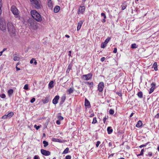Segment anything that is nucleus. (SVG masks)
Masks as SVG:
<instances>
[{
	"mask_svg": "<svg viewBox=\"0 0 159 159\" xmlns=\"http://www.w3.org/2000/svg\"><path fill=\"white\" fill-rule=\"evenodd\" d=\"M30 14L33 18L38 22H41L42 18L40 15L35 10H32Z\"/></svg>",
	"mask_w": 159,
	"mask_h": 159,
	"instance_id": "obj_1",
	"label": "nucleus"
},
{
	"mask_svg": "<svg viewBox=\"0 0 159 159\" xmlns=\"http://www.w3.org/2000/svg\"><path fill=\"white\" fill-rule=\"evenodd\" d=\"M8 31L12 36H14L16 33V30L12 24L9 22L7 25Z\"/></svg>",
	"mask_w": 159,
	"mask_h": 159,
	"instance_id": "obj_2",
	"label": "nucleus"
},
{
	"mask_svg": "<svg viewBox=\"0 0 159 159\" xmlns=\"http://www.w3.org/2000/svg\"><path fill=\"white\" fill-rule=\"evenodd\" d=\"M28 24L31 29L35 30L38 28L37 23L33 19L28 20Z\"/></svg>",
	"mask_w": 159,
	"mask_h": 159,
	"instance_id": "obj_3",
	"label": "nucleus"
},
{
	"mask_svg": "<svg viewBox=\"0 0 159 159\" xmlns=\"http://www.w3.org/2000/svg\"><path fill=\"white\" fill-rule=\"evenodd\" d=\"M31 4L37 9H41L42 7L41 2L39 0H30Z\"/></svg>",
	"mask_w": 159,
	"mask_h": 159,
	"instance_id": "obj_4",
	"label": "nucleus"
},
{
	"mask_svg": "<svg viewBox=\"0 0 159 159\" xmlns=\"http://www.w3.org/2000/svg\"><path fill=\"white\" fill-rule=\"evenodd\" d=\"M11 10L16 17L20 18V16H19L20 12L15 6H12L11 8Z\"/></svg>",
	"mask_w": 159,
	"mask_h": 159,
	"instance_id": "obj_5",
	"label": "nucleus"
},
{
	"mask_svg": "<svg viewBox=\"0 0 159 159\" xmlns=\"http://www.w3.org/2000/svg\"><path fill=\"white\" fill-rule=\"evenodd\" d=\"M92 74L89 73L86 75H83L82 76V78L84 80H88L92 79Z\"/></svg>",
	"mask_w": 159,
	"mask_h": 159,
	"instance_id": "obj_6",
	"label": "nucleus"
},
{
	"mask_svg": "<svg viewBox=\"0 0 159 159\" xmlns=\"http://www.w3.org/2000/svg\"><path fill=\"white\" fill-rule=\"evenodd\" d=\"M104 84L103 82H100L98 85V90L100 92H102L104 88Z\"/></svg>",
	"mask_w": 159,
	"mask_h": 159,
	"instance_id": "obj_7",
	"label": "nucleus"
},
{
	"mask_svg": "<svg viewBox=\"0 0 159 159\" xmlns=\"http://www.w3.org/2000/svg\"><path fill=\"white\" fill-rule=\"evenodd\" d=\"M41 152L43 155L45 156H48L51 154V152H50L43 149H41Z\"/></svg>",
	"mask_w": 159,
	"mask_h": 159,
	"instance_id": "obj_8",
	"label": "nucleus"
},
{
	"mask_svg": "<svg viewBox=\"0 0 159 159\" xmlns=\"http://www.w3.org/2000/svg\"><path fill=\"white\" fill-rule=\"evenodd\" d=\"M85 9V7L84 6H80L79 8L78 13V14H83L84 12Z\"/></svg>",
	"mask_w": 159,
	"mask_h": 159,
	"instance_id": "obj_9",
	"label": "nucleus"
},
{
	"mask_svg": "<svg viewBox=\"0 0 159 159\" xmlns=\"http://www.w3.org/2000/svg\"><path fill=\"white\" fill-rule=\"evenodd\" d=\"M151 85L152 86L150 89V90L149 92V94L153 92L154 89L155 88V86L156 85V84L153 82L151 84Z\"/></svg>",
	"mask_w": 159,
	"mask_h": 159,
	"instance_id": "obj_10",
	"label": "nucleus"
},
{
	"mask_svg": "<svg viewBox=\"0 0 159 159\" xmlns=\"http://www.w3.org/2000/svg\"><path fill=\"white\" fill-rule=\"evenodd\" d=\"M59 98V96L58 95L56 96L52 100V103L54 104H57Z\"/></svg>",
	"mask_w": 159,
	"mask_h": 159,
	"instance_id": "obj_11",
	"label": "nucleus"
},
{
	"mask_svg": "<svg viewBox=\"0 0 159 159\" xmlns=\"http://www.w3.org/2000/svg\"><path fill=\"white\" fill-rule=\"evenodd\" d=\"M84 105L85 107H88V108L91 107L90 102L86 98H85V100Z\"/></svg>",
	"mask_w": 159,
	"mask_h": 159,
	"instance_id": "obj_12",
	"label": "nucleus"
},
{
	"mask_svg": "<svg viewBox=\"0 0 159 159\" xmlns=\"http://www.w3.org/2000/svg\"><path fill=\"white\" fill-rule=\"evenodd\" d=\"M84 22V21L80 20L78 22L77 27V31L79 30L80 29Z\"/></svg>",
	"mask_w": 159,
	"mask_h": 159,
	"instance_id": "obj_13",
	"label": "nucleus"
},
{
	"mask_svg": "<svg viewBox=\"0 0 159 159\" xmlns=\"http://www.w3.org/2000/svg\"><path fill=\"white\" fill-rule=\"evenodd\" d=\"M53 3L52 1L48 2V6L50 9H52L53 8Z\"/></svg>",
	"mask_w": 159,
	"mask_h": 159,
	"instance_id": "obj_14",
	"label": "nucleus"
},
{
	"mask_svg": "<svg viewBox=\"0 0 159 159\" xmlns=\"http://www.w3.org/2000/svg\"><path fill=\"white\" fill-rule=\"evenodd\" d=\"M66 98V97L65 95H64L62 96L61 97V101L60 102V104H62L64 102Z\"/></svg>",
	"mask_w": 159,
	"mask_h": 159,
	"instance_id": "obj_15",
	"label": "nucleus"
},
{
	"mask_svg": "<svg viewBox=\"0 0 159 159\" xmlns=\"http://www.w3.org/2000/svg\"><path fill=\"white\" fill-rule=\"evenodd\" d=\"M60 7L59 6H57L54 8V11L55 13L58 12L60 10Z\"/></svg>",
	"mask_w": 159,
	"mask_h": 159,
	"instance_id": "obj_16",
	"label": "nucleus"
},
{
	"mask_svg": "<svg viewBox=\"0 0 159 159\" xmlns=\"http://www.w3.org/2000/svg\"><path fill=\"white\" fill-rule=\"evenodd\" d=\"M143 124V123L141 120H139L136 125V127L137 128H140Z\"/></svg>",
	"mask_w": 159,
	"mask_h": 159,
	"instance_id": "obj_17",
	"label": "nucleus"
},
{
	"mask_svg": "<svg viewBox=\"0 0 159 159\" xmlns=\"http://www.w3.org/2000/svg\"><path fill=\"white\" fill-rule=\"evenodd\" d=\"M107 131L108 132V133L110 134L112 133L113 131V129L111 127H108L107 128Z\"/></svg>",
	"mask_w": 159,
	"mask_h": 159,
	"instance_id": "obj_18",
	"label": "nucleus"
},
{
	"mask_svg": "<svg viewBox=\"0 0 159 159\" xmlns=\"http://www.w3.org/2000/svg\"><path fill=\"white\" fill-rule=\"evenodd\" d=\"M152 66L155 70L157 71L158 70L157 65L156 62H155L154 63Z\"/></svg>",
	"mask_w": 159,
	"mask_h": 159,
	"instance_id": "obj_19",
	"label": "nucleus"
},
{
	"mask_svg": "<svg viewBox=\"0 0 159 159\" xmlns=\"http://www.w3.org/2000/svg\"><path fill=\"white\" fill-rule=\"evenodd\" d=\"M49 99L47 98H45L42 100V102L44 104L47 103L49 102Z\"/></svg>",
	"mask_w": 159,
	"mask_h": 159,
	"instance_id": "obj_20",
	"label": "nucleus"
},
{
	"mask_svg": "<svg viewBox=\"0 0 159 159\" xmlns=\"http://www.w3.org/2000/svg\"><path fill=\"white\" fill-rule=\"evenodd\" d=\"M53 81H51L49 83L48 87L50 88H52L53 87Z\"/></svg>",
	"mask_w": 159,
	"mask_h": 159,
	"instance_id": "obj_21",
	"label": "nucleus"
},
{
	"mask_svg": "<svg viewBox=\"0 0 159 159\" xmlns=\"http://www.w3.org/2000/svg\"><path fill=\"white\" fill-rule=\"evenodd\" d=\"M13 90L12 89H9L8 91V95L10 96H11L12 94L13 93Z\"/></svg>",
	"mask_w": 159,
	"mask_h": 159,
	"instance_id": "obj_22",
	"label": "nucleus"
},
{
	"mask_svg": "<svg viewBox=\"0 0 159 159\" xmlns=\"http://www.w3.org/2000/svg\"><path fill=\"white\" fill-rule=\"evenodd\" d=\"M137 95L138 97L140 98H143V93L141 91L137 93Z\"/></svg>",
	"mask_w": 159,
	"mask_h": 159,
	"instance_id": "obj_23",
	"label": "nucleus"
},
{
	"mask_svg": "<svg viewBox=\"0 0 159 159\" xmlns=\"http://www.w3.org/2000/svg\"><path fill=\"white\" fill-rule=\"evenodd\" d=\"M52 141L54 142H60V143L62 142L60 139H56V138H52Z\"/></svg>",
	"mask_w": 159,
	"mask_h": 159,
	"instance_id": "obj_24",
	"label": "nucleus"
},
{
	"mask_svg": "<svg viewBox=\"0 0 159 159\" xmlns=\"http://www.w3.org/2000/svg\"><path fill=\"white\" fill-rule=\"evenodd\" d=\"M74 89L73 88H70L69 89L67 90L69 94H70L71 93H72L73 92Z\"/></svg>",
	"mask_w": 159,
	"mask_h": 159,
	"instance_id": "obj_25",
	"label": "nucleus"
},
{
	"mask_svg": "<svg viewBox=\"0 0 159 159\" xmlns=\"http://www.w3.org/2000/svg\"><path fill=\"white\" fill-rule=\"evenodd\" d=\"M14 115V113L12 112H11L7 115L8 118H11Z\"/></svg>",
	"mask_w": 159,
	"mask_h": 159,
	"instance_id": "obj_26",
	"label": "nucleus"
},
{
	"mask_svg": "<svg viewBox=\"0 0 159 159\" xmlns=\"http://www.w3.org/2000/svg\"><path fill=\"white\" fill-rule=\"evenodd\" d=\"M85 83L86 84L89 85L90 88H91L92 87H93V83L92 82H85Z\"/></svg>",
	"mask_w": 159,
	"mask_h": 159,
	"instance_id": "obj_27",
	"label": "nucleus"
},
{
	"mask_svg": "<svg viewBox=\"0 0 159 159\" xmlns=\"http://www.w3.org/2000/svg\"><path fill=\"white\" fill-rule=\"evenodd\" d=\"M69 149L68 148H66L65 149L64 151L62 152V154H66L69 152Z\"/></svg>",
	"mask_w": 159,
	"mask_h": 159,
	"instance_id": "obj_28",
	"label": "nucleus"
},
{
	"mask_svg": "<svg viewBox=\"0 0 159 159\" xmlns=\"http://www.w3.org/2000/svg\"><path fill=\"white\" fill-rule=\"evenodd\" d=\"M138 46L135 43L132 44L131 45V48H137Z\"/></svg>",
	"mask_w": 159,
	"mask_h": 159,
	"instance_id": "obj_29",
	"label": "nucleus"
},
{
	"mask_svg": "<svg viewBox=\"0 0 159 159\" xmlns=\"http://www.w3.org/2000/svg\"><path fill=\"white\" fill-rule=\"evenodd\" d=\"M43 143L44 144V147H47L48 145V142L45 140L43 141Z\"/></svg>",
	"mask_w": 159,
	"mask_h": 159,
	"instance_id": "obj_30",
	"label": "nucleus"
},
{
	"mask_svg": "<svg viewBox=\"0 0 159 159\" xmlns=\"http://www.w3.org/2000/svg\"><path fill=\"white\" fill-rule=\"evenodd\" d=\"M126 5L125 3H123L121 6V9L122 10H124L125 9L126 7Z\"/></svg>",
	"mask_w": 159,
	"mask_h": 159,
	"instance_id": "obj_31",
	"label": "nucleus"
},
{
	"mask_svg": "<svg viewBox=\"0 0 159 159\" xmlns=\"http://www.w3.org/2000/svg\"><path fill=\"white\" fill-rule=\"evenodd\" d=\"M20 59V57L17 56H14L13 58V60L15 61H18Z\"/></svg>",
	"mask_w": 159,
	"mask_h": 159,
	"instance_id": "obj_32",
	"label": "nucleus"
},
{
	"mask_svg": "<svg viewBox=\"0 0 159 159\" xmlns=\"http://www.w3.org/2000/svg\"><path fill=\"white\" fill-rule=\"evenodd\" d=\"M107 45V44L105 43L104 42L102 43L101 45V48H104Z\"/></svg>",
	"mask_w": 159,
	"mask_h": 159,
	"instance_id": "obj_33",
	"label": "nucleus"
},
{
	"mask_svg": "<svg viewBox=\"0 0 159 159\" xmlns=\"http://www.w3.org/2000/svg\"><path fill=\"white\" fill-rule=\"evenodd\" d=\"M111 38L110 37H108L105 40L104 42L107 44L108 43L109 41L111 39Z\"/></svg>",
	"mask_w": 159,
	"mask_h": 159,
	"instance_id": "obj_34",
	"label": "nucleus"
},
{
	"mask_svg": "<svg viewBox=\"0 0 159 159\" xmlns=\"http://www.w3.org/2000/svg\"><path fill=\"white\" fill-rule=\"evenodd\" d=\"M109 113L110 114L113 115L114 113V111L113 110L111 109L109 111Z\"/></svg>",
	"mask_w": 159,
	"mask_h": 159,
	"instance_id": "obj_35",
	"label": "nucleus"
},
{
	"mask_svg": "<svg viewBox=\"0 0 159 159\" xmlns=\"http://www.w3.org/2000/svg\"><path fill=\"white\" fill-rule=\"evenodd\" d=\"M97 122L96 118V117H94L93 118V121L92 122V124H95Z\"/></svg>",
	"mask_w": 159,
	"mask_h": 159,
	"instance_id": "obj_36",
	"label": "nucleus"
},
{
	"mask_svg": "<svg viewBox=\"0 0 159 159\" xmlns=\"http://www.w3.org/2000/svg\"><path fill=\"white\" fill-rule=\"evenodd\" d=\"M58 119H59V120H62L63 119V117L61 116H59L57 117Z\"/></svg>",
	"mask_w": 159,
	"mask_h": 159,
	"instance_id": "obj_37",
	"label": "nucleus"
},
{
	"mask_svg": "<svg viewBox=\"0 0 159 159\" xmlns=\"http://www.w3.org/2000/svg\"><path fill=\"white\" fill-rule=\"evenodd\" d=\"M2 0H0V15H1V14L2 12V11L1 10V7H2Z\"/></svg>",
	"mask_w": 159,
	"mask_h": 159,
	"instance_id": "obj_38",
	"label": "nucleus"
},
{
	"mask_svg": "<svg viewBox=\"0 0 159 159\" xmlns=\"http://www.w3.org/2000/svg\"><path fill=\"white\" fill-rule=\"evenodd\" d=\"M153 155V153L152 152H149L148 154L147 155V156H148L149 157H151Z\"/></svg>",
	"mask_w": 159,
	"mask_h": 159,
	"instance_id": "obj_39",
	"label": "nucleus"
},
{
	"mask_svg": "<svg viewBox=\"0 0 159 159\" xmlns=\"http://www.w3.org/2000/svg\"><path fill=\"white\" fill-rule=\"evenodd\" d=\"M24 89L26 90H28V84H25V85L24 87Z\"/></svg>",
	"mask_w": 159,
	"mask_h": 159,
	"instance_id": "obj_40",
	"label": "nucleus"
},
{
	"mask_svg": "<svg viewBox=\"0 0 159 159\" xmlns=\"http://www.w3.org/2000/svg\"><path fill=\"white\" fill-rule=\"evenodd\" d=\"M72 64H70L68 66L67 69L70 70L72 68Z\"/></svg>",
	"mask_w": 159,
	"mask_h": 159,
	"instance_id": "obj_41",
	"label": "nucleus"
},
{
	"mask_svg": "<svg viewBox=\"0 0 159 159\" xmlns=\"http://www.w3.org/2000/svg\"><path fill=\"white\" fill-rule=\"evenodd\" d=\"M71 156L70 155H68L66 156L65 157V159H71Z\"/></svg>",
	"mask_w": 159,
	"mask_h": 159,
	"instance_id": "obj_42",
	"label": "nucleus"
},
{
	"mask_svg": "<svg viewBox=\"0 0 159 159\" xmlns=\"http://www.w3.org/2000/svg\"><path fill=\"white\" fill-rule=\"evenodd\" d=\"M0 97L2 98H5L6 97V95H5L3 93V94H1L0 95Z\"/></svg>",
	"mask_w": 159,
	"mask_h": 159,
	"instance_id": "obj_43",
	"label": "nucleus"
},
{
	"mask_svg": "<svg viewBox=\"0 0 159 159\" xmlns=\"http://www.w3.org/2000/svg\"><path fill=\"white\" fill-rule=\"evenodd\" d=\"M101 15L102 16H103L104 17V18L106 19V16L105 14L104 13H102L101 14Z\"/></svg>",
	"mask_w": 159,
	"mask_h": 159,
	"instance_id": "obj_44",
	"label": "nucleus"
},
{
	"mask_svg": "<svg viewBox=\"0 0 159 159\" xmlns=\"http://www.w3.org/2000/svg\"><path fill=\"white\" fill-rule=\"evenodd\" d=\"M34 127L37 130L39 129L40 128V126H37L36 125H35Z\"/></svg>",
	"mask_w": 159,
	"mask_h": 159,
	"instance_id": "obj_45",
	"label": "nucleus"
},
{
	"mask_svg": "<svg viewBox=\"0 0 159 159\" xmlns=\"http://www.w3.org/2000/svg\"><path fill=\"white\" fill-rule=\"evenodd\" d=\"M101 142L99 141H98L96 144V147H98L99 145L100 144Z\"/></svg>",
	"mask_w": 159,
	"mask_h": 159,
	"instance_id": "obj_46",
	"label": "nucleus"
},
{
	"mask_svg": "<svg viewBox=\"0 0 159 159\" xmlns=\"http://www.w3.org/2000/svg\"><path fill=\"white\" fill-rule=\"evenodd\" d=\"M7 118H8V117H7V115H4L2 117V119H6Z\"/></svg>",
	"mask_w": 159,
	"mask_h": 159,
	"instance_id": "obj_47",
	"label": "nucleus"
},
{
	"mask_svg": "<svg viewBox=\"0 0 159 159\" xmlns=\"http://www.w3.org/2000/svg\"><path fill=\"white\" fill-rule=\"evenodd\" d=\"M107 118L106 117V116H105L104 118H103V123H105V122H106V121L107 120Z\"/></svg>",
	"mask_w": 159,
	"mask_h": 159,
	"instance_id": "obj_48",
	"label": "nucleus"
},
{
	"mask_svg": "<svg viewBox=\"0 0 159 159\" xmlns=\"http://www.w3.org/2000/svg\"><path fill=\"white\" fill-rule=\"evenodd\" d=\"M35 100V99L34 98H32L30 100V102L31 103H33Z\"/></svg>",
	"mask_w": 159,
	"mask_h": 159,
	"instance_id": "obj_49",
	"label": "nucleus"
},
{
	"mask_svg": "<svg viewBox=\"0 0 159 159\" xmlns=\"http://www.w3.org/2000/svg\"><path fill=\"white\" fill-rule=\"evenodd\" d=\"M105 59V57H102L101 59V61L102 62H103Z\"/></svg>",
	"mask_w": 159,
	"mask_h": 159,
	"instance_id": "obj_50",
	"label": "nucleus"
},
{
	"mask_svg": "<svg viewBox=\"0 0 159 159\" xmlns=\"http://www.w3.org/2000/svg\"><path fill=\"white\" fill-rule=\"evenodd\" d=\"M117 49L116 48H115L114 49V50H113V53H116L117 52Z\"/></svg>",
	"mask_w": 159,
	"mask_h": 159,
	"instance_id": "obj_51",
	"label": "nucleus"
},
{
	"mask_svg": "<svg viewBox=\"0 0 159 159\" xmlns=\"http://www.w3.org/2000/svg\"><path fill=\"white\" fill-rule=\"evenodd\" d=\"M34 61H35V59H34V58L32 59L30 61V64H32L33 63Z\"/></svg>",
	"mask_w": 159,
	"mask_h": 159,
	"instance_id": "obj_52",
	"label": "nucleus"
},
{
	"mask_svg": "<svg viewBox=\"0 0 159 159\" xmlns=\"http://www.w3.org/2000/svg\"><path fill=\"white\" fill-rule=\"evenodd\" d=\"M146 144H143V145H141L140 146H139V147L140 148H142V147H146Z\"/></svg>",
	"mask_w": 159,
	"mask_h": 159,
	"instance_id": "obj_53",
	"label": "nucleus"
},
{
	"mask_svg": "<svg viewBox=\"0 0 159 159\" xmlns=\"http://www.w3.org/2000/svg\"><path fill=\"white\" fill-rule=\"evenodd\" d=\"M39 157L37 155H35L34 156V159H38L39 158Z\"/></svg>",
	"mask_w": 159,
	"mask_h": 159,
	"instance_id": "obj_54",
	"label": "nucleus"
},
{
	"mask_svg": "<svg viewBox=\"0 0 159 159\" xmlns=\"http://www.w3.org/2000/svg\"><path fill=\"white\" fill-rule=\"evenodd\" d=\"M56 123L57 124V125H60V124H61V122L60 121V120H57L56 121Z\"/></svg>",
	"mask_w": 159,
	"mask_h": 159,
	"instance_id": "obj_55",
	"label": "nucleus"
},
{
	"mask_svg": "<svg viewBox=\"0 0 159 159\" xmlns=\"http://www.w3.org/2000/svg\"><path fill=\"white\" fill-rule=\"evenodd\" d=\"M143 152H144V149H143L141 150V151L140 152V155H143Z\"/></svg>",
	"mask_w": 159,
	"mask_h": 159,
	"instance_id": "obj_56",
	"label": "nucleus"
},
{
	"mask_svg": "<svg viewBox=\"0 0 159 159\" xmlns=\"http://www.w3.org/2000/svg\"><path fill=\"white\" fill-rule=\"evenodd\" d=\"M1 24L0 23V29H1V30H3L4 29H5V27L4 26V29H2V28L1 27Z\"/></svg>",
	"mask_w": 159,
	"mask_h": 159,
	"instance_id": "obj_57",
	"label": "nucleus"
},
{
	"mask_svg": "<svg viewBox=\"0 0 159 159\" xmlns=\"http://www.w3.org/2000/svg\"><path fill=\"white\" fill-rule=\"evenodd\" d=\"M155 117L157 118H159V113L157 114L155 116Z\"/></svg>",
	"mask_w": 159,
	"mask_h": 159,
	"instance_id": "obj_58",
	"label": "nucleus"
},
{
	"mask_svg": "<svg viewBox=\"0 0 159 159\" xmlns=\"http://www.w3.org/2000/svg\"><path fill=\"white\" fill-rule=\"evenodd\" d=\"M69 53L68 54V56H69L70 57L71 56V51H69Z\"/></svg>",
	"mask_w": 159,
	"mask_h": 159,
	"instance_id": "obj_59",
	"label": "nucleus"
},
{
	"mask_svg": "<svg viewBox=\"0 0 159 159\" xmlns=\"http://www.w3.org/2000/svg\"><path fill=\"white\" fill-rule=\"evenodd\" d=\"M108 145H109V147H111V146H112V144L111 142H110L108 143Z\"/></svg>",
	"mask_w": 159,
	"mask_h": 159,
	"instance_id": "obj_60",
	"label": "nucleus"
},
{
	"mask_svg": "<svg viewBox=\"0 0 159 159\" xmlns=\"http://www.w3.org/2000/svg\"><path fill=\"white\" fill-rule=\"evenodd\" d=\"M7 49V48H4L2 51V52H3L4 51H6V50Z\"/></svg>",
	"mask_w": 159,
	"mask_h": 159,
	"instance_id": "obj_61",
	"label": "nucleus"
},
{
	"mask_svg": "<svg viewBox=\"0 0 159 159\" xmlns=\"http://www.w3.org/2000/svg\"><path fill=\"white\" fill-rule=\"evenodd\" d=\"M16 68L17 70H20V69L18 68L17 66L16 67Z\"/></svg>",
	"mask_w": 159,
	"mask_h": 159,
	"instance_id": "obj_62",
	"label": "nucleus"
},
{
	"mask_svg": "<svg viewBox=\"0 0 159 159\" xmlns=\"http://www.w3.org/2000/svg\"><path fill=\"white\" fill-rule=\"evenodd\" d=\"M94 116V114L93 113H92L91 114L90 116V117H92Z\"/></svg>",
	"mask_w": 159,
	"mask_h": 159,
	"instance_id": "obj_63",
	"label": "nucleus"
},
{
	"mask_svg": "<svg viewBox=\"0 0 159 159\" xmlns=\"http://www.w3.org/2000/svg\"><path fill=\"white\" fill-rule=\"evenodd\" d=\"M134 113H131V114H130V117H132L133 116V115H134Z\"/></svg>",
	"mask_w": 159,
	"mask_h": 159,
	"instance_id": "obj_64",
	"label": "nucleus"
}]
</instances>
